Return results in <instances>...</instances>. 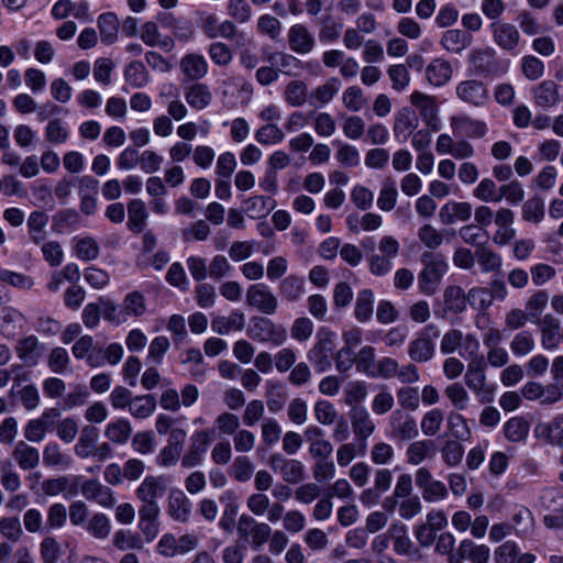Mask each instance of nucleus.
Instances as JSON below:
<instances>
[{
    "label": "nucleus",
    "mask_w": 563,
    "mask_h": 563,
    "mask_svg": "<svg viewBox=\"0 0 563 563\" xmlns=\"http://www.w3.org/2000/svg\"><path fill=\"white\" fill-rule=\"evenodd\" d=\"M167 490V479L165 476H146L135 490V495L141 503H157Z\"/></svg>",
    "instance_id": "obj_15"
},
{
    "label": "nucleus",
    "mask_w": 563,
    "mask_h": 563,
    "mask_svg": "<svg viewBox=\"0 0 563 563\" xmlns=\"http://www.w3.org/2000/svg\"><path fill=\"white\" fill-rule=\"evenodd\" d=\"M544 218V201L540 197L528 199L522 206V219L528 222L539 223Z\"/></svg>",
    "instance_id": "obj_60"
},
{
    "label": "nucleus",
    "mask_w": 563,
    "mask_h": 563,
    "mask_svg": "<svg viewBox=\"0 0 563 563\" xmlns=\"http://www.w3.org/2000/svg\"><path fill=\"white\" fill-rule=\"evenodd\" d=\"M489 558L490 550L487 545L476 544L470 539H464L448 561L449 563H462L464 560H468L471 563H487Z\"/></svg>",
    "instance_id": "obj_11"
},
{
    "label": "nucleus",
    "mask_w": 563,
    "mask_h": 563,
    "mask_svg": "<svg viewBox=\"0 0 563 563\" xmlns=\"http://www.w3.org/2000/svg\"><path fill=\"white\" fill-rule=\"evenodd\" d=\"M191 503L181 489H172L167 498V514L178 522H187L191 514Z\"/></svg>",
    "instance_id": "obj_16"
},
{
    "label": "nucleus",
    "mask_w": 563,
    "mask_h": 563,
    "mask_svg": "<svg viewBox=\"0 0 563 563\" xmlns=\"http://www.w3.org/2000/svg\"><path fill=\"white\" fill-rule=\"evenodd\" d=\"M490 27L494 41L499 47L506 51H512L517 47L520 35L515 25L505 22H493Z\"/></svg>",
    "instance_id": "obj_21"
},
{
    "label": "nucleus",
    "mask_w": 563,
    "mask_h": 563,
    "mask_svg": "<svg viewBox=\"0 0 563 563\" xmlns=\"http://www.w3.org/2000/svg\"><path fill=\"white\" fill-rule=\"evenodd\" d=\"M43 462L48 467L67 470L73 464V459L64 453L56 442L47 443L43 449Z\"/></svg>",
    "instance_id": "obj_33"
},
{
    "label": "nucleus",
    "mask_w": 563,
    "mask_h": 563,
    "mask_svg": "<svg viewBox=\"0 0 563 563\" xmlns=\"http://www.w3.org/2000/svg\"><path fill=\"white\" fill-rule=\"evenodd\" d=\"M122 307L126 319L129 317H141L146 311L145 297L136 290L129 292L122 301Z\"/></svg>",
    "instance_id": "obj_53"
},
{
    "label": "nucleus",
    "mask_w": 563,
    "mask_h": 563,
    "mask_svg": "<svg viewBox=\"0 0 563 563\" xmlns=\"http://www.w3.org/2000/svg\"><path fill=\"white\" fill-rule=\"evenodd\" d=\"M245 325V316L240 310H233L228 317L216 316L211 321L213 332L224 335L230 331H241Z\"/></svg>",
    "instance_id": "obj_24"
},
{
    "label": "nucleus",
    "mask_w": 563,
    "mask_h": 563,
    "mask_svg": "<svg viewBox=\"0 0 563 563\" xmlns=\"http://www.w3.org/2000/svg\"><path fill=\"white\" fill-rule=\"evenodd\" d=\"M453 76V68L449 60L434 58L426 67V79L434 87L446 85Z\"/></svg>",
    "instance_id": "obj_20"
},
{
    "label": "nucleus",
    "mask_w": 563,
    "mask_h": 563,
    "mask_svg": "<svg viewBox=\"0 0 563 563\" xmlns=\"http://www.w3.org/2000/svg\"><path fill=\"white\" fill-rule=\"evenodd\" d=\"M419 119L416 112L408 108H401L395 115L393 132L399 142H406L418 126Z\"/></svg>",
    "instance_id": "obj_18"
},
{
    "label": "nucleus",
    "mask_w": 563,
    "mask_h": 563,
    "mask_svg": "<svg viewBox=\"0 0 563 563\" xmlns=\"http://www.w3.org/2000/svg\"><path fill=\"white\" fill-rule=\"evenodd\" d=\"M212 442V431L200 430L190 438V444L181 457L184 468H192L202 464L205 454Z\"/></svg>",
    "instance_id": "obj_8"
},
{
    "label": "nucleus",
    "mask_w": 563,
    "mask_h": 563,
    "mask_svg": "<svg viewBox=\"0 0 563 563\" xmlns=\"http://www.w3.org/2000/svg\"><path fill=\"white\" fill-rule=\"evenodd\" d=\"M284 132L276 124H265L255 133V140L262 145H275L283 142Z\"/></svg>",
    "instance_id": "obj_63"
},
{
    "label": "nucleus",
    "mask_w": 563,
    "mask_h": 563,
    "mask_svg": "<svg viewBox=\"0 0 563 563\" xmlns=\"http://www.w3.org/2000/svg\"><path fill=\"white\" fill-rule=\"evenodd\" d=\"M444 421V413L439 408H433L427 411L420 421V428L422 433L426 437H434L437 435L442 427Z\"/></svg>",
    "instance_id": "obj_48"
},
{
    "label": "nucleus",
    "mask_w": 563,
    "mask_h": 563,
    "mask_svg": "<svg viewBox=\"0 0 563 563\" xmlns=\"http://www.w3.org/2000/svg\"><path fill=\"white\" fill-rule=\"evenodd\" d=\"M434 442L432 440H418L410 443L406 450L407 462L419 465L434 455Z\"/></svg>",
    "instance_id": "obj_34"
},
{
    "label": "nucleus",
    "mask_w": 563,
    "mask_h": 563,
    "mask_svg": "<svg viewBox=\"0 0 563 563\" xmlns=\"http://www.w3.org/2000/svg\"><path fill=\"white\" fill-rule=\"evenodd\" d=\"M463 455L464 446L461 444L460 440H446L441 448V457L450 467L457 466L462 462Z\"/></svg>",
    "instance_id": "obj_54"
},
{
    "label": "nucleus",
    "mask_w": 563,
    "mask_h": 563,
    "mask_svg": "<svg viewBox=\"0 0 563 563\" xmlns=\"http://www.w3.org/2000/svg\"><path fill=\"white\" fill-rule=\"evenodd\" d=\"M124 79L133 88H142L150 81V74L140 60L129 63L124 69Z\"/></svg>",
    "instance_id": "obj_38"
},
{
    "label": "nucleus",
    "mask_w": 563,
    "mask_h": 563,
    "mask_svg": "<svg viewBox=\"0 0 563 563\" xmlns=\"http://www.w3.org/2000/svg\"><path fill=\"white\" fill-rule=\"evenodd\" d=\"M98 429L86 426L81 429L77 443L74 446L75 454L79 459H88L92 456L95 446L98 442Z\"/></svg>",
    "instance_id": "obj_32"
},
{
    "label": "nucleus",
    "mask_w": 563,
    "mask_h": 563,
    "mask_svg": "<svg viewBox=\"0 0 563 563\" xmlns=\"http://www.w3.org/2000/svg\"><path fill=\"white\" fill-rule=\"evenodd\" d=\"M410 102L418 109L422 121L437 131L439 129V102L437 97L416 90L410 95Z\"/></svg>",
    "instance_id": "obj_10"
},
{
    "label": "nucleus",
    "mask_w": 563,
    "mask_h": 563,
    "mask_svg": "<svg viewBox=\"0 0 563 563\" xmlns=\"http://www.w3.org/2000/svg\"><path fill=\"white\" fill-rule=\"evenodd\" d=\"M268 465L280 475L285 483L299 484L305 478V465L300 461L288 459L280 453L272 454Z\"/></svg>",
    "instance_id": "obj_7"
},
{
    "label": "nucleus",
    "mask_w": 563,
    "mask_h": 563,
    "mask_svg": "<svg viewBox=\"0 0 563 563\" xmlns=\"http://www.w3.org/2000/svg\"><path fill=\"white\" fill-rule=\"evenodd\" d=\"M444 265L431 263L424 266L418 276L420 290L426 295H433L444 274Z\"/></svg>",
    "instance_id": "obj_25"
},
{
    "label": "nucleus",
    "mask_w": 563,
    "mask_h": 563,
    "mask_svg": "<svg viewBox=\"0 0 563 563\" xmlns=\"http://www.w3.org/2000/svg\"><path fill=\"white\" fill-rule=\"evenodd\" d=\"M335 347V333L321 328L317 332L314 344L307 352V360L318 373H324L332 367Z\"/></svg>",
    "instance_id": "obj_1"
},
{
    "label": "nucleus",
    "mask_w": 563,
    "mask_h": 563,
    "mask_svg": "<svg viewBox=\"0 0 563 563\" xmlns=\"http://www.w3.org/2000/svg\"><path fill=\"white\" fill-rule=\"evenodd\" d=\"M307 525L306 516L298 509H289L283 516V529L286 533L297 534Z\"/></svg>",
    "instance_id": "obj_58"
},
{
    "label": "nucleus",
    "mask_w": 563,
    "mask_h": 563,
    "mask_svg": "<svg viewBox=\"0 0 563 563\" xmlns=\"http://www.w3.org/2000/svg\"><path fill=\"white\" fill-rule=\"evenodd\" d=\"M473 196L483 202H499V187L490 178H483L473 190Z\"/></svg>",
    "instance_id": "obj_56"
},
{
    "label": "nucleus",
    "mask_w": 563,
    "mask_h": 563,
    "mask_svg": "<svg viewBox=\"0 0 563 563\" xmlns=\"http://www.w3.org/2000/svg\"><path fill=\"white\" fill-rule=\"evenodd\" d=\"M185 100L191 108L202 110L211 103L212 93L207 85L194 82L186 88Z\"/></svg>",
    "instance_id": "obj_28"
},
{
    "label": "nucleus",
    "mask_w": 563,
    "mask_h": 563,
    "mask_svg": "<svg viewBox=\"0 0 563 563\" xmlns=\"http://www.w3.org/2000/svg\"><path fill=\"white\" fill-rule=\"evenodd\" d=\"M468 64L474 74L494 76L500 71L496 52L492 47L473 49L468 55Z\"/></svg>",
    "instance_id": "obj_9"
},
{
    "label": "nucleus",
    "mask_w": 563,
    "mask_h": 563,
    "mask_svg": "<svg viewBox=\"0 0 563 563\" xmlns=\"http://www.w3.org/2000/svg\"><path fill=\"white\" fill-rule=\"evenodd\" d=\"M529 430L530 424L522 417H514L504 426L505 437L511 442L523 441L528 437Z\"/></svg>",
    "instance_id": "obj_46"
},
{
    "label": "nucleus",
    "mask_w": 563,
    "mask_h": 563,
    "mask_svg": "<svg viewBox=\"0 0 563 563\" xmlns=\"http://www.w3.org/2000/svg\"><path fill=\"white\" fill-rule=\"evenodd\" d=\"M13 460L24 470H33L40 464V453L37 449L30 446L24 441H19L12 452Z\"/></svg>",
    "instance_id": "obj_30"
},
{
    "label": "nucleus",
    "mask_w": 563,
    "mask_h": 563,
    "mask_svg": "<svg viewBox=\"0 0 563 563\" xmlns=\"http://www.w3.org/2000/svg\"><path fill=\"white\" fill-rule=\"evenodd\" d=\"M373 305L374 294L371 289L358 291L354 307L355 319L358 322L368 321L373 316Z\"/></svg>",
    "instance_id": "obj_44"
},
{
    "label": "nucleus",
    "mask_w": 563,
    "mask_h": 563,
    "mask_svg": "<svg viewBox=\"0 0 563 563\" xmlns=\"http://www.w3.org/2000/svg\"><path fill=\"white\" fill-rule=\"evenodd\" d=\"M279 292L287 301L298 300L305 291V280L302 277L289 275L279 284Z\"/></svg>",
    "instance_id": "obj_42"
},
{
    "label": "nucleus",
    "mask_w": 563,
    "mask_h": 563,
    "mask_svg": "<svg viewBox=\"0 0 563 563\" xmlns=\"http://www.w3.org/2000/svg\"><path fill=\"white\" fill-rule=\"evenodd\" d=\"M455 96L462 103L482 108L489 99V91L482 80L465 79L455 86Z\"/></svg>",
    "instance_id": "obj_5"
},
{
    "label": "nucleus",
    "mask_w": 563,
    "mask_h": 563,
    "mask_svg": "<svg viewBox=\"0 0 563 563\" xmlns=\"http://www.w3.org/2000/svg\"><path fill=\"white\" fill-rule=\"evenodd\" d=\"M12 394L18 395L23 406L27 409H34L40 404L38 390L34 385L22 386L21 382L15 379L12 386Z\"/></svg>",
    "instance_id": "obj_47"
},
{
    "label": "nucleus",
    "mask_w": 563,
    "mask_h": 563,
    "mask_svg": "<svg viewBox=\"0 0 563 563\" xmlns=\"http://www.w3.org/2000/svg\"><path fill=\"white\" fill-rule=\"evenodd\" d=\"M247 335L256 342L263 344L272 343L275 346L283 345L287 340L286 329L265 317L252 319L247 329Z\"/></svg>",
    "instance_id": "obj_4"
},
{
    "label": "nucleus",
    "mask_w": 563,
    "mask_h": 563,
    "mask_svg": "<svg viewBox=\"0 0 563 563\" xmlns=\"http://www.w3.org/2000/svg\"><path fill=\"white\" fill-rule=\"evenodd\" d=\"M288 43L291 51L298 54H307L312 51L314 38L306 26L295 24L289 29Z\"/></svg>",
    "instance_id": "obj_23"
},
{
    "label": "nucleus",
    "mask_w": 563,
    "mask_h": 563,
    "mask_svg": "<svg viewBox=\"0 0 563 563\" xmlns=\"http://www.w3.org/2000/svg\"><path fill=\"white\" fill-rule=\"evenodd\" d=\"M282 427L274 418H265L261 424V439L265 449H269L279 442Z\"/></svg>",
    "instance_id": "obj_51"
},
{
    "label": "nucleus",
    "mask_w": 563,
    "mask_h": 563,
    "mask_svg": "<svg viewBox=\"0 0 563 563\" xmlns=\"http://www.w3.org/2000/svg\"><path fill=\"white\" fill-rule=\"evenodd\" d=\"M352 430L361 442V453H365L366 440L375 432V422L364 407L353 408L350 412Z\"/></svg>",
    "instance_id": "obj_12"
},
{
    "label": "nucleus",
    "mask_w": 563,
    "mask_h": 563,
    "mask_svg": "<svg viewBox=\"0 0 563 563\" xmlns=\"http://www.w3.org/2000/svg\"><path fill=\"white\" fill-rule=\"evenodd\" d=\"M342 102L347 110L357 112L367 104V99L358 86H351L344 90Z\"/></svg>",
    "instance_id": "obj_57"
},
{
    "label": "nucleus",
    "mask_w": 563,
    "mask_h": 563,
    "mask_svg": "<svg viewBox=\"0 0 563 563\" xmlns=\"http://www.w3.org/2000/svg\"><path fill=\"white\" fill-rule=\"evenodd\" d=\"M450 125L454 135L467 136L473 139H481L487 133V125L485 122L474 120L470 117H452Z\"/></svg>",
    "instance_id": "obj_17"
},
{
    "label": "nucleus",
    "mask_w": 563,
    "mask_h": 563,
    "mask_svg": "<svg viewBox=\"0 0 563 563\" xmlns=\"http://www.w3.org/2000/svg\"><path fill=\"white\" fill-rule=\"evenodd\" d=\"M148 213L145 202L141 199H132L128 203V227L135 233H141L146 227Z\"/></svg>",
    "instance_id": "obj_31"
},
{
    "label": "nucleus",
    "mask_w": 563,
    "mask_h": 563,
    "mask_svg": "<svg viewBox=\"0 0 563 563\" xmlns=\"http://www.w3.org/2000/svg\"><path fill=\"white\" fill-rule=\"evenodd\" d=\"M532 95L534 103L544 109L554 107L560 100L558 85L553 80H544L536 86Z\"/></svg>",
    "instance_id": "obj_26"
},
{
    "label": "nucleus",
    "mask_w": 563,
    "mask_h": 563,
    "mask_svg": "<svg viewBox=\"0 0 563 563\" xmlns=\"http://www.w3.org/2000/svg\"><path fill=\"white\" fill-rule=\"evenodd\" d=\"M389 424L395 439L409 441L419 434L415 418L402 410H395L391 413Z\"/></svg>",
    "instance_id": "obj_14"
},
{
    "label": "nucleus",
    "mask_w": 563,
    "mask_h": 563,
    "mask_svg": "<svg viewBox=\"0 0 563 563\" xmlns=\"http://www.w3.org/2000/svg\"><path fill=\"white\" fill-rule=\"evenodd\" d=\"M441 45L450 53L459 54L472 43V36L459 29H451L443 33Z\"/></svg>",
    "instance_id": "obj_29"
},
{
    "label": "nucleus",
    "mask_w": 563,
    "mask_h": 563,
    "mask_svg": "<svg viewBox=\"0 0 563 563\" xmlns=\"http://www.w3.org/2000/svg\"><path fill=\"white\" fill-rule=\"evenodd\" d=\"M444 313H462L467 307V294L460 286L452 285L443 292Z\"/></svg>",
    "instance_id": "obj_27"
},
{
    "label": "nucleus",
    "mask_w": 563,
    "mask_h": 563,
    "mask_svg": "<svg viewBox=\"0 0 563 563\" xmlns=\"http://www.w3.org/2000/svg\"><path fill=\"white\" fill-rule=\"evenodd\" d=\"M472 216V205L470 202L449 201L443 205L439 212L442 224L450 225L456 221H467Z\"/></svg>",
    "instance_id": "obj_22"
},
{
    "label": "nucleus",
    "mask_w": 563,
    "mask_h": 563,
    "mask_svg": "<svg viewBox=\"0 0 563 563\" xmlns=\"http://www.w3.org/2000/svg\"><path fill=\"white\" fill-rule=\"evenodd\" d=\"M397 198L396 181L390 177L385 178L377 198V207L385 212L391 211L396 207Z\"/></svg>",
    "instance_id": "obj_39"
},
{
    "label": "nucleus",
    "mask_w": 563,
    "mask_h": 563,
    "mask_svg": "<svg viewBox=\"0 0 563 563\" xmlns=\"http://www.w3.org/2000/svg\"><path fill=\"white\" fill-rule=\"evenodd\" d=\"M523 198V186L517 179L510 180L499 187V202L505 199L510 205H518Z\"/></svg>",
    "instance_id": "obj_59"
},
{
    "label": "nucleus",
    "mask_w": 563,
    "mask_h": 563,
    "mask_svg": "<svg viewBox=\"0 0 563 563\" xmlns=\"http://www.w3.org/2000/svg\"><path fill=\"white\" fill-rule=\"evenodd\" d=\"M487 363L483 355L473 357L468 364L464 375L465 385L478 398L479 402L486 404L492 401V390L487 388L486 382Z\"/></svg>",
    "instance_id": "obj_3"
},
{
    "label": "nucleus",
    "mask_w": 563,
    "mask_h": 563,
    "mask_svg": "<svg viewBox=\"0 0 563 563\" xmlns=\"http://www.w3.org/2000/svg\"><path fill=\"white\" fill-rule=\"evenodd\" d=\"M308 96V86L302 80H291L284 90L285 101L291 107L303 106Z\"/></svg>",
    "instance_id": "obj_40"
},
{
    "label": "nucleus",
    "mask_w": 563,
    "mask_h": 563,
    "mask_svg": "<svg viewBox=\"0 0 563 563\" xmlns=\"http://www.w3.org/2000/svg\"><path fill=\"white\" fill-rule=\"evenodd\" d=\"M417 236L419 241L429 250H437L443 243V235L432 224H423L419 228Z\"/></svg>",
    "instance_id": "obj_61"
},
{
    "label": "nucleus",
    "mask_w": 563,
    "mask_h": 563,
    "mask_svg": "<svg viewBox=\"0 0 563 563\" xmlns=\"http://www.w3.org/2000/svg\"><path fill=\"white\" fill-rule=\"evenodd\" d=\"M541 428L551 444L563 449V415L556 416L549 424Z\"/></svg>",
    "instance_id": "obj_64"
},
{
    "label": "nucleus",
    "mask_w": 563,
    "mask_h": 563,
    "mask_svg": "<svg viewBox=\"0 0 563 563\" xmlns=\"http://www.w3.org/2000/svg\"><path fill=\"white\" fill-rule=\"evenodd\" d=\"M112 543L119 551L141 550L143 548L141 537L131 530H118L113 534Z\"/></svg>",
    "instance_id": "obj_49"
},
{
    "label": "nucleus",
    "mask_w": 563,
    "mask_h": 563,
    "mask_svg": "<svg viewBox=\"0 0 563 563\" xmlns=\"http://www.w3.org/2000/svg\"><path fill=\"white\" fill-rule=\"evenodd\" d=\"M38 342L33 335L21 340L16 345V353L23 363L27 366H33L37 363L38 358Z\"/></svg>",
    "instance_id": "obj_50"
},
{
    "label": "nucleus",
    "mask_w": 563,
    "mask_h": 563,
    "mask_svg": "<svg viewBox=\"0 0 563 563\" xmlns=\"http://www.w3.org/2000/svg\"><path fill=\"white\" fill-rule=\"evenodd\" d=\"M156 409V399L152 395L133 397L130 402L129 412L136 419H145L153 415Z\"/></svg>",
    "instance_id": "obj_41"
},
{
    "label": "nucleus",
    "mask_w": 563,
    "mask_h": 563,
    "mask_svg": "<svg viewBox=\"0 0 563 563\" xmlns=\"http://www.w3.org/2000/svg\"><path fill=\"white\" fill-rule=\"evenodd\" d=\"M227 13L239 24L249 23L253 15L252 8L246 0H228Z\"/></svg>",
    "instance_id": "obj_52"
},
{
    "label": "nucleus",
    "mask_w": 563,
    "mask_h": 563,
    "mask_svg": "<svg viewBox=\"0 0 563 563\" xmlns=\"http://www.w3.org/2000/svg\"><path fill=\"white\" fill-rule=\"evenodd\" d=\"M132 434V426L126 419H117L104 429L106 438L115 444H125Z\"/></svg>",
    "instance_id": "obj_36"
},
{
    "label": "nucleus",
    "mask_w": 563,
    "mask_h": 563,
    "mask_svg": "<svg viewBox=\"0 0 563 563\" xmlns=\"http://www.w3.org/2000/svg\"><path fill=\"white\" fill-rule=\"evenodd\" d=\"M98 27L104 44L110 45L118 40L119 20L114 13H102L98 18Z\"/></svg>",
    "instance_id": "obj_37"
},
{
    "label": "nucleus",
    "mask_w": 563,
    "mask_h": 563,
    "mask_svg": "<svg viewBox=\"0 0 563 563\" xmlns=\"http://www.w3.org/2000/svg\"><path fill=\"white\" fill-rule=\"evenodd\" d=\"M446 426L455 440L470 441L472 431L467 426L466 419L463 415L456 411H451L446 419Z\"/></svg>",
    "instance_id": "obj_45"
},
{
    "label": "nucleus",
    "mask_w": 563,
    "mask_h": 563,
    "mask_svg": "<svg viewBox=\"0 0 563 563\" xmlns=\"http://www.w3.org/2000/svg\"><path fill=\"white\" fill-rule=\"evenodd\" d=\"M444 395L456 410H465L470 402V395L461 383H453L445 387Z\"/></svg>",
    "instance_id": "obj_55"
},
{
    "label": "nucleus",
    "mask_w": 563,
    "mask_h": 563,
    "mask_svg": "<svg viewBox=\"0 0 563 563\" xmlns=\"http://www.w3.org/2000/svg\"><path fill=\"white\" fill-rule=\"evenodd\" d=\"M245 211L251 218H264L275 208V200L265 196H254L245 200Z\"/></svg>",
    "instance_id": "obj_43"
},
{
    "label": "nucleus",
    "mask_w": 563,
    "mask_h": 563,
    "mask_svg": "<svg viewBox=\"0 0 563 563\" xmlns=\"http://www.w3.org/2000/svg\"><path fill=\"white\" fill-rule=\"evenodd\" d=\"M246 303L264 314H274L278 309V299L271 288L263 283L251 285L246 290Z\"/></svg>",
    "instance_id": "obj_6"
},
{
    "label": "nucleus",
    "mask_w": 563,
    "mask_h": 563,
    "mask_svg": "<svg viewBox=\"0 0 563 563\" xmlns=\"http://www.w3.org/2000/svg\"><path fill=\"white\" fill-rule=\"evenodd\" d=\"M87 531L97 539H107L111 531L109 518L102 514H95L87 525Z\"/></svg>",
    "instance_id": "obj_62"
},
{
    "label": "nucleus",
    "mask_w": 563,
    "mask_h": 563,
    "mask_svg": "<svg viewBox=\"0 0 563 563\" xmlns=\"http://www.w3.org/2000/svg\"><path fill=\"white\" fill-rule=\"evenodd\" d=\"M440 335V330L434 323H429L422 328L408 343L407 353L415 363H427L435 354L434 340Z\"/></svg>",
    "instance_id": "obj_2"
},
{
    "label": "nucleus",
    "mask_w": 563,
    "mask_h": 563,
    "mask_svg": "<svg viewBox=\"0 0 563 563\" xmlns=\"http://www.w3.org/2000/svg\"><path fill=\"white\" fill-rule=\"evenodd\" d=\"M341 88V82L336 77L329 78L323 85L316 87L310 92L311 104L324 106L329 103Z\"/></svg>",
    "instance_id": "obj_35"
},
{
    "label": "nucleus",
    "mask_w": 563,
    "mask_h": 563,
    "mask_svg": "<svg viewBox=\"0 0 563 563\" xmlns=\"http://www.w3.org/2000/svg\"><path fill=\"white\" fill-rule=\"evenodd\" d=\"M179 68L187 79L198 81L208 74L209 65L203 55L189 53L181 57Z\"/></svg>",
    "instance_id": "obj_19"
},
{
    "label": "nucleus",
    "mask_w": 563,
    "mask_h": 563,
    "mask_svg": "<svg viewBox=\"0 0 563 563\" xmlns=\"http://www.w3.org/2000/svg\"><path fill=\"white\" fill-rule=\"evenodd\" d=\"M80 492L87 500L95 501L103 508H112L115 505L113 490L98 479H86Z\"/></svg>",
    "instance_id": "obj_13"
}]
</instances>
